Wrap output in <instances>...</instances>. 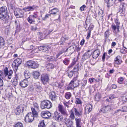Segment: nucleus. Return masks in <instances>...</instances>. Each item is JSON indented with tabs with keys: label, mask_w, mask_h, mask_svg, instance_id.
Returning <instances> with one entry per match:
<instances>
[{
	"label": "nucleus",
	"mask_w": 127,
	"mask_h": 127,
	"mask_svg": "<svg viewBox=\"0 0 127 127\" xmlns=\"http://www.w3.org/2000/svg\"><path fill=\"white\" fill-rule=\"evenodd\" d=\"M0 18L5 23H7L10 19V16L8 15L7 8L5 7H2L0 8Z\"/></svg>",
	"instance_id": "f257e3e1"
},
{
	"label": "nucleus",
	"mask_w": 127,
	"mask_h": 127,
	"mask_svg": "<svg viewBox=\"0 0 127 127\" xmlns=\"http://www.w3.org/2000/svg\"><path fill=\"white\" fill-rule=\"evenodd\" d=\"M79 85V81L77 80V77H76L71 81L67 88L69 90L73 89L74 88L77 87Z\"/></svg>",
	"instance_id": "f03ea898"
},
{
	"label": "nucleus",
	"mask_w": 127,
	"mask_h": 127,
	"mask_svg": "<svg viewBox=\"0 0 127 127\" xmlns=\"http://www.w3.org/2000/svg\"><path fill=\"white\" fill-rule=\"evenodd\" d=\"M52 106V103L50 101L45 100L42 102L40 107L42 109L45 108L49 109L51 108Z\"/></svg>",
	"instance_id": "7ed1b4c3"
},
{
	"label": "nucleus",
	"mask_w": 127,
	"mask_h": 127,
	"mask_svg": "<svg viewBox=\"0 0 127 127\" xmlns=\"http://www.w3.org/2000/svg\"><path fill=\"white\" fill-rule=\"evenodd\" d=\"M21 60L20 58H17L13 62L12 66L14 70L15 71H17L19 65L21 64Z\"/></svg>",
	"instance_id": "20e7f679"
},
{
	"label": "nucleus",
	"mask_w": 127,
	"mask_h": 127,
	"mask_svg": "<svg viewBox=\"0 0 127 127\" xmlns=\"http://www.w3.org/2000/svg\"><path fill=\"white\" fill-rule=\"evenodd\" d=\"M26 106L24 104H21L15 110V113L17 115L21 114L24 111Z\"/></svg>",
	"instance_id": "39448f33"
},
{
	"label": "nucleus",
	"mask_w": 127,
	"mask_h": 127,
	"mask_svg": "<svg viewBox=\"0 0 127 127\" xmlns=\"http://www.w3.org/2000/svg\"><path fill=\"white\" fill-rule=\"evenodd\" d=\"M26 65L29 68L33 69H35L37 68L39 65L35 62L30 60L28 61L26 63Z\"/></svg>",
	"instance_id": "423d86ee"
},
{
	"label": "nucleus",
	"mask_w": 127,
	"mask_h": 127,
	"mask_svg": "<svg viewBox=\"0 0 127 127\" xmlns=\"http://www.w3.org/2000/svg\"><path fill=\"white\" fill-rule=\"evenodd\" d=\"M35 116L31 112L28 113L25 117V121L27 122H31L33 120Z\"/></svg>",
	"instance_id": "0eeeda50"
},
{
	"label": "nucleus",
	"mask_w": 127,
	"mask_h": 127,
	"mask_svg": "<svg viewBox=\"0 0 127 127\" xmlns=\"http://www.w3.org/2000/svg\"><path fill=\"white\" fill-rule=\"evenodd\" d=\"M126 5L125 3L121 4L120 5V8L118 13L120 14V15L121 16H123L124 15L126 9L125 6Z\"/></svg>",
	"instance_id": "6e6552de"
},
{
	"label": "nucleus",
	"mask_w": 127,
	"mask_h": 127,
	"mask_svg": "<svg viewBox=\"0 0 127 127\" xmlns=\"http://www.w3.org/2000/svg\"><path fill=\"white\" fill-rule=\"evenodd\" d=\"M13 72L12 70H10L8 71V68L6 67L4 70V73L5 76H7L9 79H11L12 77Z\"/></svg>",
	"instance_id": "1a4fd4ad"
},
{
	"label": "nucleus",
	"mask_w": 127,
	"mask_h": 127,
	"mask_svg": "<svg viewBox=\"0 0 127 127\" xmlns=\"http://www.w3.org/2000/svg\"><path fill=\"white\" fill-rule=\"evenodd\" d=\"M115 23L116 25L114 24H112L111 26V27L113 31H115L117 29V32H120V23L117 20H116Z\"/></svg>",
	"instance_id": "9d476101"
},
{
	"label": "nucleus",
	"mask_w": 127,
	"mask_h": 127,
	"mask_svg": "<svg viewBox=\"0 0 127 127\" xmlns=\"http://www.w3.org/2000/svg\"><path fill=\"white\" fill-rule=\"evenodd\" d=\"M41 81L44 85L46 84L49 80V77L46 74H42L41 77Z\"/></svg>",
	"instance_id": "9b49d317"
},
{
	"label": "nucleus",
	"mask_w": 127,
	"mask_h": 127,
	"mask_svg": "<svg viewBox=\"0 0 127 127\" xmlns=\"http://www.w3.org/2000/svg\"><path fill=\"white\" fill-rule=\"evenodd\" d=\"M53 117L55 120L58 122L62 121L63 119L62 115L57 112H55Z\"/></svg>",
	"instance_id": "f8f14e48"
},
{
	"label": "nucleus",
	"mask_w": 127,
	"mask_h": 127,
	"mask_svg": "<svg viewBox=\"0 0 127 127\" xmlns=\"http://www.w3.org/2000/svg\"><path fill=\"white\" fill-rule=\"evenodd\" d=\"M76 47V45H73L67 49L66 51H67L68 54L67 56H69L73 53Z\"/></svg>",
	"instance_id": "ddd939ff"
},
{
	"label": "nucleus",
	"mask_w": 127,
	"mask_h": 127,
	"mask_svg": "<svg viewBox=\"0 0 127 127\" xmlns=\"http://www.w3.org/2000/svg\"><path fill=\"white\" fill-rule=\"evenodd\" d=\"M59 111L63 115L67 116V114L65 109H64L63 106L61 105H59L58 106Z\"/></svg>",
	"instance_id": "4468645a"
},
{
	"label": "nucleus",
	"mask_w": 127,
	"mask_h": 127,
	"mask_svg": "<svg viewBox=\"0 0 127 127\" xmlns=\"http://www.w3.org/2000/svg\"><path fill=\"white\" fill-rule=\"evenodd\" d=\"M19 79V76L18 74H16L15 75V77L14 78L11 80L12 84L14 86H16L18 84V80Z\"/></svg>",
	"instance_id": "2eb2a0df"
},
{
	"label": "nucleus",
	"mask_w": 127,
	"mask_h": 127,
	"mask_svg": "<svg viewBox=\"0 0 127 127\" xmlns=\"http://www.w3.org/2000/svg\"><path fill=\"white\" fill-rule=\"evenodd\" d=\"M41 115L42 117L44 118L47 119L51 116V114L49 112H42L41 113Z\"/></svg>",
	"instance_id": "dca6fc26"
},
{
	"label": "nucleus",
	"mask_w": 127,
	"mask_h": 127,
	"mask_svg": "<svg viewBox=\"0 0 127 127\" xmlns=\"http://www.w3.org/2000/svg\"><path fill=\"white\" fill-rule=\"evenodd\" d=\"M92 105L90 104H87L85 107V113L86 114H89L92 110Z\"/></svg>",
	"instance_id": "f3484780"
},
{
	"label": "nucleus",
	"mask_w": 127,
	"mask_h": 127,
	"mask_svg": "<svg viewBox=\"0 0 127 127\" xmlns=\"http://www.w3.org/2000/svg\"><path fill=\"white\" fill-rule=\"evenodd\" d=\"M28 85V81L26 79H24L21 81L20 83V86L23 88L26 87Z\"/></svg>",
	"instance_id": "a211bd4d"
},
{
	"label": "nucleus",
	"mask_w": 127,
	"mask_h": 127,
	"mask_svg": "<svg viewBox=\"0 0 127 127\" xmlns=\"http://www.w3.org/2000/svg\"><path fill=\"white\" fill-rule=\"evenodd\" d=\"M65 124L67 127H73V122L70 119H68L65 120Z\"/></svg>",
	"instance_id": "6ab92c4d"
},
{
	"label": "nucleus",
	"mask_w": 127,
	"mask_h": 127,
	"mask_svg": "<svg viewBox=\"0 0 127 127\" xmlns=\"http://www.w3.org/2000/svg\"><path fill=\"white\" fill-rule=\"evenodd\" d=\"M111 109L110 106L109 105L103 106L101 109V112L103 113H106L107 111L110 110Z\"/></svg>",
	"instance_id": "aec40b11"
},
{
	"label": "nucleus",
	"mask_w": 127,
	"mask_h": 127,
	"mask_svg": "<svg viewBox=\"0 0 127 127\" xmlns=\"http://www.w3.org/2000/svg\"><path fill=\"white\" fill-rule=\"evenodd\" d=\"M43 57L45 59L48 61H56V60L55 58L52 56H50L48 55H45Z\"/></svg>",
	"instance_id": "412c9836"
},
{
	"label": "nucleus",
	"mask_w": 127,
	"mask_h": 127,
	"mask_svg": "<svg viewBox=\"0 0 127 127\" xmlns=\"http://www.w3.org/2000/svg\"><path fill=\"white\" fill-rule=\"evenodd\" d=\"M105 3L107 4V6L108 8H109L112 6L114 3L113 0H104Z\"/></svg>",
	"instance_id": "4be33fe9"
},
{
	"label": "nucleus",
	"mask_w": 127,
	"mask_h": 127,
	"mask_svg": "<svg viewBox=\"0 0 127 127\" xmlns=\"http://www.w3.org/2000/svg\"><path fill=\"white\" fill-rule=\"evenodd\" d=\"M90 50H88L82 56V60L83 61H84L89 58L90 55V54H89V52H90Z\"/></svg>",
	"instance_id": "5701e85b"
},
{
	"label": "nucleus",
	"mask_w": 127,
	"mask_h": 127,
	"mask_svg": "<svg viewBox=\"0 0 127 127\" xmlns=\"http://www.w3.org/2000/svg\"><path fill=\"white\" fill-rule=\"evenodd\" d=\"M100 54L99 50L97 49L94 52L93 55V57L94 59H96L99 56Z\"/></svg>",
	"instance_id": "b1692460"
},
{
	"label": "nucleus",
	"mask_w": 127,
	"mask_h": 127,
	"mask_svg": "<svg viewBox=\"0 0 127 127\" xmlns=\"http://www.w3.org/2000/svg\"><path fill=\"white\" fill-rule=\"evenodd\" d=\"M73 110L76 116L78 117L82 115V110H79L78 109L75 108L73 109Z\"/></svg>",
	"instance_id": "393cba45"
},
{
	"label": "nucleus",
	"mask_w": 127,
	"mask_h": 127,
	"mask_svg": "<svg viewBox=\"0 0 127 127\" xmlns=\"http://www.w3.org/2000/svg\"><path fill=\"white\" fill-rule=\"evenodd\" d=\"M40 73L37 71H34L32 72V75L34 78L38 79L40 76Z\"/></svg>",
	"instance_id": "a878e982"
},
{
	"label": "nucleus",
	"mask_w": 127,
	"mask_h": 127,
	"mask_svg": "<svg viewBox=\"0 0 127 127\" xmlns=\"http://www.w3.org/2000/svg\"><path fill=\"white\" fill-rule=\"evenodd\" d=\"M50 97L52 101H55L56 97V95L55 93L54 92H51L50 95Z\"/></svg>",
	"instance_id": "bb28decb"
},
{
	"label": "nucleus",
	"mask_w": 127,
	"mask_h": 127,
	"mask_svg": "<svg viewBox=\"0 0 127 127\" xmlns=\"http://www.w3.org/2000/svg\"><path fill=\"white\" fill-rule=\"evenodd\" d=\"M59 12L58 10L56 8H54L51 10L50 11V14L53 15H56Z\"/></svg>",
	"instance_id": "cd10ccee"
},
{
	"label": "nucleus",
	"mask_w": 127,
	"mask_h": 127,
	"mask_svg": "<svg viewBox=\"0 0 127 127\" xmlns=\"http://www.w3.org/2000/svg\"><path fill=\"white\" fill-rule=\"evenodd\" d=\"M31 109L32 111V113L36 118L38 117V112L37 111L36 108L33 107H31Z\"/></svg>",
	"instance_id": "c85d7f7f"
},
{
	"label": "nucleus",
	"mask_w": 127,
	"mask_h": 127,
	"mask_svg": "<svg viewBox=\"0 0 127 127\" xmlns=\"http://www.w3.org/2000/svg\"><path fill=\"white\" fill-rule=\"evenodd\" d=\"M115 63L117 64H119L122 62L121 58L120 56H118L115 60Z\"/></svg>",
	"instance_id": "c756f323"
},
{
	"label": "nucleus",
	"mask_w": 127,
	"mask_h": 127,
	"mask_svg": "<svg viewBox=\"0 0 127 127\" xmlns=\"http://www.w3.org/2000/svg\"><path fill=\"white\" fill-rule=\"evenodd\" d=\"M38 49L40 51L45 52L48 50V48L46 46H41L38 47Z\"/></svg>",
	"instance_id": "7c9ffc66"
},
{
	"label": "nucleus",
	"mask_w": 127,
	"mask_h": 127,
	"mask_svg": "<svg viewBox=\"0 0 127 127\" xmlns=\"http://www.w3.org/2000/svg\"><path fill=\"white\" fill-rule=\"evenodd\" d=\"M33 9L34 8L32 7L29 6L25 7L23 9V10L25 11H32Z\"/></svg>",
	"instance_id": "2f4dec72"
},
{
	"label": "nucleus",
	"mask_w": 127,
	"mask_h": 127,
	"mask_svg": "<svg viewBox=\"0 0 127 127\" xmlns=\"http://www.w3.org/2000/svg\"><path fill=\"white\" fill-rule=\"evenodd\" d=\"M46 67L48 70V71H50V69H53L54 67V65L52 64H47Z\"/></svg>",
	"instance_id": "473e14b6"
},
{
	"label": "nucleus",
	"mask_w": 127,
	"mask_h": 127,
	"mask_svg": "<svg viewBox=\"0 0 127 127\" xmlns=\"http://www.w3.org/2000/svg\"><path fill=\"white\" fill-rule=\"evenodd\" d=\"M103 11L102 10H101L98 12V16L100 19L102 20L103 19Z\"/></svg>",
	"instance_id": "72a5a7b5"
},
{
	"label": "nucleus",
	"mask_w": 127,
	"mask_h": 127,
	"mask_svg": "<svg viewBox=\"0 0 127 127\" xmlns=\"http://www.w3.org/2000/svg\"><path fill=\"white\" fill-rule=\"evenodd\" d=\"M101 98V94L99 93L95 95V100L96 101H98Z\"/></svg>",
	"instance_id": "f704fd0d"
},
{
	"label": "nucleus",
	"mask_w": 127,
	"mask_h": 127,
	"mask_svg": "<svg viewBox=\"0 0 127 127\" xmlns=\"http://www.w3.org/2000/svg\"><path fill=\"white\" fill-rule=\"evenodd\" d=\"M14 14L17 18H21L23 16V15L21 13H18L16 11H14Z\"/></svg>",
	"instance_id": "c9c22d12"
},
{
	"label": "nucleus",
	"mask_w": 127,
	"mask_h": 127,
	"mask_svg": "<svg viewBox=\"0 0 127 127\" xmlns=\"http://www.w3.org/2000/svg\"><path fill=\"white\" fill-rule=\"evenodd\" d=\"M69 59L68 58H66L63 61V63L65 65H67L69 63Z\"/></svg>",
	"instance_id": "e433bc0d"
},
{
	"label": "nucleus",
	"mask_w": 127,
	"mask_h": 127,
	"mask_svg": "<svg viewBox=\"0 0 127 127\" xmlns=\"http://www.w3.org/2000/svg\"><path fill=\"white\" fill-rule=\"evenodd\" d=\"M4 44V40L3 38L0 36V46H3Z\"/></svg>",
	"instance_id": "4c0bfd02"
},
{
	"label": "nucleus",
	"mask_w": 127,
	"mask_h": 127,
	"mask_svg": "<svg viewBox=\"0 0 127 127\" xmlns=\"http://www.w3.org/2000/svg\"><path fill=\"white\" fill-rule=\"evenodd\" d=\"M64 85V83L62 82L57 83V84H55V86L57 87L60 89H62Z\"/></svg>",
	"instance_id": "58836bf2"
},
{
	"label": "nucleus",
	"mask_w": 127,
	"mask_h": 127,
	"mask_svg": "<svg viewBox=\"0 0 127 127\" xmlns=\"http://www.w3.org/2000/svg\"><path fill=\"white\" fill-rule=\"evenodd\" d=\"M14 127H23V125L20 122H18L14 125Z\"/></svg>",
	"instance_id": "ea45409f"
},
{
	"label": "nucleus",
	"mask_w": 127,
	"mask_h": 127,
	"mask_svg": "<svg viewBox=\"0 0 127 127\" xmlns=\"http://www.w3.org/2000/svg\"><path fill=\"white\" fill-rule=\"evenodd\" d=\"M71 96V93L70 92H67L66 93L65 97L67 99H69Z\"/></svg>",
	"instance_id": "a19ab883"
},
{
	"label": "nucleus",
	"mask_w": 127,
	"mask_h": 127,
	"mask_svg": "<svg viewBox=\"0 0 127 127\" xmlns=\"http://www.w3.org/2000/svg\"><path fill=\"white\" fill-rule=\"evenodd\" d=\"M79 67L78 65H76L74 67L73 69L74 71L75 72H77L79 70Z\"/></svg>",
	"instance_id": "79ce46f5"
},
{
	"label": "nucleus",
	"mask_w": 127,
	"mask_h": 127,
	"mask_svg": "<svg viewBox=\"0 0 127 127\" xmlns=\"http://www.w3.org/2000/svg\"><path fill=\"white\" fill-rule=\"evenodd\" d=\"M71 113L70 116V117L72 120H74L75 118L74 114L72 110H71Z\"/></svg>",
	"instance_id": "37998d69"
},
{
	"label": "nucleus",
	"mask_w": 127,
	"mask_h": 127,
	"mask_svg": "<svg viewBox=\"0 0 127 127\" xmlns=\"http://www.w3.org/2000/svg\"><path fill=\"white\" fill-rule=\"evenodd\" d=\"M27 71H24V74L25 75V77L26 78H29L30 77V73H27Z\"/></svg>",
	"instance_id": "c03bdc74"
},
{
	"label": "nucleus",
	"mask_w": 127,
	"mask_h": 127,
	"mask_svg": "<svg viewBox=\"0 0 127 127\" xmlns=\"http://www.w3.org/2000/svg\"><path fill=\"white\" fill-rule=\"evenodd\" d=\"M17 21H15V23L16 24H17ZM16 25L17 26L16 28V32H18L20 31V25H17V24H16Z\"/></svg>",
	"instance_id": "a18cd8bd"
},
{
	"label": "nucleus",
	"mask_w": 127,
	"mask_h": 127,
	"mask_svg": "<svg viewBox=\"0 0 127 127\" xmlns=\"http://www.w3.org/2000/svg\"><path fill=\"white\" fill-rule=\"evenodd\" d=\"M27 20L28 22L31 24H32L33 22H34V21L33 20L32 18L30 17L29 16L27 18Z\"/></svg>",
	"instance_id": "49530a36"
},
{
	"label": "nucleus",
	"mask_w": 127,
	"mask_h": 127,
	"mask_svg": "<svg viewBox=\"0 0 127 127\" xmlns=\"http://www.w3.org/2000/svg\"><path fill=\"white\" fill-rule=\"evenodd\" d=\"M75 103L77 104H81L82 102L80 99L78 98H76Z\"/></svg>",
	"instance_id": "de8ad7c7"
},
{
	"label": "nucleus",
	"mask_w": 127,
	"mask_h": 127,
	"mask_svg": "<svg viewBox=\"0 0 127 127\" xmlns=\"http://www.w3.org/2000/svg\"><path fill=\"white\" fill-rule=\"evenodd\" d=\"M124 78L122 77H120L118 79V83L120 84H121L122 83V82L124 80Z\"/></svg>",
	"instance_id": "09e8293b"
},
{
	"label": "nucleus",
	"mask_w": 127,
	"mask_h": 127,
	"mask_svg": "<svg viewBox=\"0 0 127 127\" xmlns=\"http://www.w3.org/2000/svg\"><path fill=\"white\" fill-rule=\"evenodd\" d=\"M33 105L34 108H36V110H38L39 109V106L38 104L34 102L33 103Z\"/></svg>",
	"instance_id": "8fccbe9b"
},
{
	"label": "nucleus",
	"mask_w": 127,
	"mask_h": 127,
	"mask_svg": "<svg viewBox=\"0 0 127 127\" xmlns=\"http://www.w3.org/2000/svg\"><path fill=\"white\" fill-rule=\"evenodd\" d=\"M38 127H45L43 122L42 121L39 124Z\"/></svg>",
	"instance_id": "3c124183"
},
{
	"label": "nucleus",
	"mask_w": 127,
	"mask_h": 127,
	"mask_svg": "<svg viewBox=\"0 0 127 127\" xmlns=\"http://www.w3.org/2000/svg\"><path fill=\"white\" fill-rule=\"evenodd\" d=\"M76 124H80V123L81 122V120L80 119H77L76 118L75 119Z\"/></svg>",
	"instance_id": "603ef678"
},
{
	"label": "nucleus",
	"mask_w": 127,
	"mask_h": 127,
	"mask_svg": "<svg viewBox=\"0 0 127 127\" xmlns=\"http://www.w3.org/2000/svg\"><path fill=\"white\" fill-rule=\"evenodd\" d=\"M87 83V80H84L83 84L82 85V88H84L85 87V86H86Z\"/></svg>",
	"instance_id": "864d4df0"
},
{
	"label": "nucleus",
	"mask_w": 127,
	"mask_h": 127,
	"mask_svg": "<svg viewBox=\"0 0 127 127\" xmlns=\"http://www.w3.org/2000/svg\"><path fill=\"white\" fill-rule=\"evenodd\" d=\"M29 17L31 18H37V16L36 14L34 13L33 15H30Z\"/></svg>",
	"instance_id": "5fc2aeb1"
},
{
	"label": "nucleus",
	"mask_w": 127,
	"mask_h": 127,
	"mask_svg": "<svg viewBox=\"0 0 127 127\" xmlns=\"http://www.w3.org/2000/svg\"><path fill=\"white\" fill-rule=\"evenodd\" d=\"M50 15L49 14H46L44 17L42 18V19L43 20L45 21L46 20L49 18V17L50 16Z\"/></svg>",
	"instance_id": "6e6d98bb"
},
{
	"label": "nucleus",
	"mask_w": 127,
	"mask_h": 127,
	"mask_svg": "<svg viewBox=\"0 0 127 127\" xmlns=\"http://www.w3.org/2000/svg\"><path fill=\"white\" fill-rule=\"evenodd\" d=\"M73 72L71 71L68 73V75L69 77H71L73 76Z\"/></svg>",
	"instance_id": "4d7b16f0"
},
{
	"label": "nucleus",
	"mask_w": 127,
	"mask_h": 127,
	"mask_svg": "<svg viewBox=\"0 0 127 127\" xmlns=\"http://www.w3.org/2000/svg\"><path fill=\"white\" fill-rule=\"evenodd\" d=\"M121 111L123 112L127 111V107L125 106L123 107L122 109H121Z\"/></svg>",
	"instance_id": "13d9d810"
},
{
	"label": "nucleus",
	"mask_w": 127,
	"mask_h": 127,
	"mask_svg": "<svg viewBox=\"0 0 127 127\" xmlns=\"http://www.w3.org/2000/svg\"><path fill=\"white\" fill-rule=\"evenodd\" d=\"M86 6L84 5H83L80 8V10L81 11H83L84 10V8L86 7Z\"/></svg>",
	"instance_id": "bf43d9fd"
},
{
	"label": "nucleus",
	"mask_w": 127,
	"mask_h": 127,
	"mask_svg": "<svg viewBox=\"0 0 127 127\" xmlns=\"http://www.w3.org/2000/svg\"><path fill=\"white\" fill-rule=\"evenodd\" d=\"M63 52V51H61L59 52L58 54L56 56V58H58V57L61 55Z\"/></svg>",
	"instance_id": "052dcab7"
},
{
	"label": "nucleus",
	"mask_w": 127,
	"mask_h": 127,
	"mask_svg": "<svg viewBox=\"0 0 127 127\" xmlns=\"http://www.w3.org/2000/svg\"><path fill=\"white\" fill-rule=\"evenodd\" d=\"M108 30H107L105 33V38H107L108 36Z\"/></svg>",
	"instance_id": "680f3d73"
},
{
	"label": "nucleus",
	"mask_w": 127,
	"mask_h": 127,
	"mask_svg": "<svg viewBox=\"0 0 127 127\" xmlns=\"http://www.w3.org/2000/svg\"><path fill=\"white\" fill-rule=\"evenodd\" d=\"M31 29L33 31H35L37 29V28L36 27H34L33 26H31Z\"/></svg>",
	"instance_id": "e2e57ef3"
},
{
	"label": "nucleus",
	"mask_w": 127,
	"mask_h": 127,
	"mask_svg": "<svg viewBox=\"0 0 127 127\" xmlns=\"http://www.w3.org/2000/svg\"><path fill=\"white\" fill-rule=\"evenodd\" d=\"M3 83L2 79L0 77V87L3 85Z\"/></svg>",
	"instance_id": "0e129e2a"
},
{
	"label": "nucleus",
	"mask_w": 127,
	"mask_h": 127,
	"mask_svg": "<svg viewBox=\"0 0 127 127\" xmlns=\"http://www.w3.org/2000/svg\"><path fill=\"white\" fill-rule=\"evenodd\" d=\"M69 102H64V104L65 107H66L67 108H68L69 107V106L68 105Z\"/></svg>",
	"instance_id": "69168bd1"
},
{
	"label": "nucleus",
	"mask_w": 127,
	"mask_h": 127,
	"mask_svg": "<svg viewBox=\"0 0 127 127\" xmlns=\"http://www.w3.org/2000/svg\"><path fill=\"white\" fill-rule=\"evenodd\" d=\"M114 98L115 97L114 95H110L109 97V100H111Z\"/></svg>",
	"instance_id": "338daca9"
},
{
	"label": "nucleus",
	"mask_w": 127,
	"mask_h": 127,
	"mask_svg": "<svg viewBox=\"0 0 127 127\" xmlns=\"http://www.w3.org/2000/svg\"><path fill=\"white\" fill-rule=\"evenodd\" d=\"M91 32L90 31H89L88 32L87 35V36L86 38L87 39H89L91 35Z\"/></svg>",
	"instance_id": "774afa93"
}]
</instances>
